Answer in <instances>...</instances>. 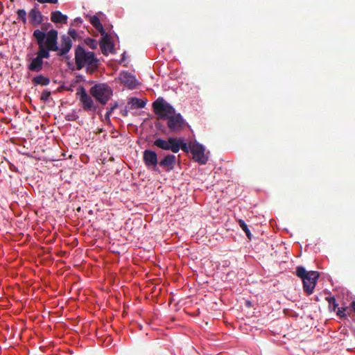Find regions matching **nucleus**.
<instances>
[{"label": "nucleus", "instance_id": "obj_10", "mask_svg": "<svg viewBox=\"0 0 355 355\" xmlns=\"http://www.w3.org/2000/svg\"><path fill=\"white\" fill-rule=\"evenodd\" d=\"M119 78L121 83L130 89H135L138 85L135 76L128 71L121 72Z\"/></svg>", "mask_w": 355, "mask_h": 355}, {"label": "nucleus", "instance_id": "obj_6", "mask_svg": "<svg viewBox=\"0 0 355 355\" xmlns=\"http://www.w3.org/2000/svg\"><path fill=\"white\" fill-rule=\"evenodd\" d=\"M76 95L79 96L84 111L95 112L97 110L98 105L94 103L92 97L86 92L83 87L78 89Z\"/></svg>", "mask_w": 355, "mask_h": 355}, {"label": "nucleus", "instance_id": "obj_14", "mask_svg": "<svg viewBox=\"0 0 355 355\" xmlns=\"http://www.w3.org/2000/svg\"><path fill=\"white\" fill-rule=\"evenodd\" d=\"M176 162V157L174 155L169 154L164 157L159 162V165L163 168H167V171L173 168Z\"/></svg>", "mask_w": 355, "mask_h": 355}, {"label": "nucleus", "instance_id": "obj_27", "mask_svg": "<svg viewBox=\"0 0 355 355\" xmlns=\"http://www.w3.org/2000/svg\"><path fill=\"white\" fill-rule=\"evenodd\" d=\"M347 307L338 308L336 313L337 315H338L340 318H346V314L345 313V312L347 310Z\"/></svg>", "mask_w": 355, "mask_h": 355}, {"label": "nucleus", "instance_id": "obj_11", "mask_svg": "<svg viewBox=\"0 0 355 355\" xmlns=\"http://www.w3.org/2000/svg\"><path fill=\"white\" fill-rule=\"evenodd\" d=\"M72 41L70 37L67 35H62L61 37L60 48L57 51L58 56H63L66 55L71 49Z\"/></svg>", "mask_w": 355, "mask_h": 355}, {"label": "nucleus", "instance_id": "obj_12", "mask_svg": "<svg viewBox=\"0 0 355 355\" xmlns=\"http://www.w3.org/2000/svg\"><path fill=\"white\" fill-rule=\"evenodd\" d=\"M28 17L30 18L31 24L34 26H38L42 23L43 15L38 10L37 5L30 10Z\"/></svg>", "mask_w": 355, "mask_h": 355}, {"label": "nucleus", "instance_id": "obj_20", "mask_svg": "<svg viewBox=\"0 0 355 355\" xmlns=\"http://www.w3.org/2000/svg\"><path fill=\"white\" fill-rule=\"evenodd\" d=\"M176 145H178V148L176 150V153L179 152L180 149H182L185 153H189L190 151L189 145L184 142V140L182 137H176Z\"/></svg>", "mask_w": 355, "mask_h": 355}, {"label": "nucleus", "instance_id": "obj_29", "mask_svg": "<svg viewBox=\"0 0 355 355\" xmlns=\"http://www.w3.org/2000/svg\"><path fill=\"white\" fill-rule=\"evenodd\" d=\"M78 118V115L74 112L67 114L65 116L67 121H76Z\"/></svg>", "mask_w": 355, "mask_h": 355}, {"label": "nucleus", "instance_id": "obj_1", "mask_svg": "<svg viewBox=\"0 0 355 355\" xmlns=\"http://www.w3.org/2000/svg\"><path fill=\"white\" fill-rule=\"evenodd\" d=\"M153 109L158 119H167V125L171 132H178L185 126V121L180 113L163 98H158L153 103Z\"/></svg>", "mask_w": 355, "mask_h": 355}, {"label": "nucleus", "instance_id": "obj_31", "mask_svg": "<svg viewBox=\"0 0 355 355\" xmlns=\"http://www.w3.org/2000/svg\"><path fill=\"white\" fill-rule=\"evenodd\" d=\"M37 1L40 3H53V4L57 3L58 1V0H37Z\"/></svg>", "mask_w": 355, "mask_h": 355}, {"label": "nucleus", "instance_id": "obj_30", "mask_svg": "<svg viewBox=\"0 0 355 355\" xmlns=\"http://www.w3.org/2000/svg\"><path fill=\"white\" fill-rule=\"evenodd\" d=\"M52 26L51 24V23H44V24H41V31H43L44 33H46V32L47 31L48 32V30Z\"/></svg>", "mask_w": 355, "mask_h": 355}, {"label": "nucleus", "instance_id": "obj_5", "mask_svg": "<svg viewBox=\"0 0 355 355\" xmlns=\"http://www.w3.org/2000/svg\"><path fill=\"white\" fill-rule=\"evenodd\" d=\"M89 93L101 104L105 105L112 96V89L105 83H98L90 88Z\"/></svg>", "mask_w": 355, "mask_h": 355}, {"label": "nucleus", "instance_id": "obj_33", "mask_svg": "<svg viewBox=\"0 0 355 355\" xmlns=\"http://www.w3.org/2000/svg\"><path fill=\"white\" fill-rule=\"evenodd\" d=\"M351 306H352L354 311L355 312V301L352 302Z\"/></svg>", "mask_w": 355, "mask_h": 355}, {"label": "nucleus", "instance_id": "obj_3", "mask_svg": "<svg viewBox=\"0 0 355 355\" xmlns=\"http://www.w3.org/2000/svg\"><path fill=\"white\" fill-rule=\"evenodd\" d=\"M75 63L78 70H80L84 67L95 69L98 67V60L94 53L86 51L83 47L78 45L75 49Z\"/></svg>", "mask_w": 355, "mask_h": 355}, {"label": "nucleus", "instance_id": "obj_22", "mask_svg": "<svg viewBox=\"0 0 355 355\" xmlns=\"http://www.w3.org/2000/svg\"><path fill=\"white\" fill-rule=\"evenodd\" d=\"M325 300L329 302V308H332V311H335L338 306L336 298L334 296L327 297Z\"/></svg>", "mask_w": 355, "mask_h": 355}, {"label": "nucleus", "instance_id": "obj_18", "mask_svg": "<svg viewBox=\"0 0 355 355\" xmlns=\"http://www.w3.org/2000/svg\"><path fill=\"white\" fill-rule=\"evenodd\" d=\"M89 21L91 24L95 28H96L102 35H104V34H105V31L102 24L101 23L99 18L96 15H93L90 17Z\"/></svg>", "mask_w": 355, "mask_h": 355}, {"label": "nucleus", "instance_id": "obj_9", "mask_svg": "<svg viewBox=\"0 0 355 355\" xmlns=\"http://www.w3.org/2000/svg\"><path fill=\"white\" fill-rule=\"evenodd\" d=\"M143 160L148 168L157 170V166L159 164L157 155L151 150H145L143 153Z\"/></svg>", "mask_w": 355, "mask_h": 355}, {"label": "nucleus", "instance_id": "obj_16", "mask_svg": "<svg viewBox=\"0 0 355 355\" xmlns=\"http://www.w3.org/2000/svg\"><path fill=\"white\" fill-rule=\"evenodd\" d=\"M51 20L56 24H67V16L63 15L60 11H53L51 13Z\"/></svg>", "mask_w": 355, "mask_h": 355}, {"label": "nucleus", "instance_id": "obj_25", "mask_svg": "<svg viewBox=\"0 0 355 355\" xmlns=\"http://www.w3.org/2000/svg\"><path fill=\"white\" fill-rule=\"evenodd\" d=\"M51 96V92L48 90H44L40 96V100L43 102H47L49 101V98Z\"/></svg>", "mask_w": 355, "mask_h": 355}, {"label": "nucleus", "instance_id": "obj_8", "mask_svg": "<svg viewBox=\"0 0 355 355\" xmlns=\"http://www.w3.org/2000/svg\"><path fill=\"white\" fill-rule=\"evenodd\" d=\"M176 137H169L168 139L164 140L161 138H158L154 141V146L164 150H171L173 153H176L178 149V145H176Z\"/></svg>", "mask_w": 355, "mask_h": 355}, {"label": "nucleus", "instance_id": "obj_24", "mask_svg": "<svg viewBox=\"0 0 355 355\" xmlns=\"http://www.w3.org/2000/svg\"><path fill=\"white\" fill-rule=\"evenodd\" d=\"M85 42L91 49H96L97 48L98 42L96 40L92 38H87Z\"/></svg>", "mask_w": 355, "mask_h": 355}, {"label": "nucleus", "instance_id": "obj_17", "mask_svg": "<svg viewBox=\"0 0 355 355\" xmlns=\"http://www.w3.org/2000/svg\"><path fill=\"white\" fill-rule=\"evenodd\" d=\"M44 62L38 57L34 58L31 62L28 65V69L34 72H39L43 68Z\"/></svg>", "mask_w": 355, "mask_h": 355}, {"label": "nucleus", "instance_id": "obj_21", "mask_svg": "<svg viewBox=\"0 0 355 355\" xmlns=\"http://www.w3.org/2000/svg\"><path fill=\"white\" fill-rule=\"evenodd\" d=\"M238 223L239 224V226L241 227V228L245 232V233L246 234V236L249 239H252V234L247 225V224L245 223V221L242 219H239L238 220Z\"/></svg>", "mask_w": 355, "mask_h": 355}, {"label": "nucleus", "instance_id": "obj_15", "mask_svg": "<svg viewBox=\"0 0 355 355\" xmlns=\"http://www.w3.org/2000/svg\"><path fill=\"white\" fill-rule=\"evenodd\" d=\"M128 104L130 110L143 108L146 105V101L137 98L136 97H131L128 100Z\"/></svg>", "mask_w": 355, "mask_h": 355}, {"label": "nucleus", "instance_id": "obj_28", "mask_svg": "<svg viewBox=\"0 0 355 355\" xmlns=\"http://www.w3.org/2000/svg\"><path fill=\"white\" fill-rule=\"evenodd\" d=\"M119 105L118 103H114V104L107 111L105 114L106 118H110V116L112 114L113 111L118 107Z\"/></svg>", "mask_w": 355, "mask_h": 355}, {"label": "nucleus", "instance_id": "obj_32", "mask_svg": "<svg viewBox=\"0 0 355 355\" xmlns=\"http://www.w3.org/2000/svg\"><path fill=\"white\" fill-rule=\"evenodd\" d=\"M130 107H125L124 109L121 110V114L123 116H127L130 110Z\"/></svg>", "mask_w": 355, "mask_h": 355}, {"label": "nucleus", "instance_id": "obj_7", "mask_svg": "<svg viewBox=\"0 0 355 355\" xmlns=\"http://www.w3.org/2000/svg\"><path fill=\"white\" fill-rule=\"evenodd\" d=\"M190 152L193 155V159L200 164H205L208 161V157L205 155V147L197 142L189 144Z\"/></svg>", "mask_w": 355, "mask_h": 355}, {"label": "nucleus", "instance_id": "obj_2", "mask_svg": "<svg viewBox=\"0 0 355 355\" xmlns=\"http://www.w3.org/2000/svg\"><path fill=\"white\" fill-rule=\"evenodd\" d=\"M33 37L38 45V51L36 53L37 57L43 60L50 58V51H58V32L55 29H51L46 33L35 29L33 31Z\"/></svg>", "mask_w": 355, "mask_h": 355}, {"label": "nucleus", "instance_id": "obj_19", "mask_svg": "<svg viewBox=\"0 0 355 355\" xmlns=\"http://www.w3.org/2000/svg\"><path fill=\"white\" fill-rule=\"evenodd\" d=\"M33 84L35 85H42V86H46L50 84V79L48 77L44 76L42 75H38L34 77L32 79Z\"/></svg>", "mask_w": 355, "mask_h": 355}, {"label": "nucleus", "instance_id": "obj_23", "mask_svg": "<svg viewBox=\"0 0 355 355\" xmlns=\"http://www.w3.org/2000/svg\"><path fill=\"white\" fill-rule=\"evenodd\" d=\"M17 19L21 21L24 24L26 23V12L24 9H19L17 11Z\"/></svg>", "mask_w": 355, "mask_h": 355}, {"label": "nucleus", "instance_id": "obj_4", "mask_svg": "<svg viewBox=\"0 0 355 355\" xmlns=\"http://www.w3.org/2000/svg\"><path fill=\"white\" fill-rule=\"evenodd\" d=\"M295 275L302 279L303 290L308 295L313 293L320 274L318 271H307L305 268L299 266L296 268Z\"/></svg>", "mask_w": 355, "mask_h": 355}, {"label": "nucleus", "instance_id": "obj_13", "mask_svg": "<svg viewBox=\"0 0 355 355\" xmlns=\"http://www.w3.org/2000/svg\"><path fill=\"white\" fill-rule=\"evenodd\" d=\"M100 41V46L103 55H107L108 52H112L114 49L110 36L105 33Z\"/></svg>", "mask_w": 355, "mask_h": 355}, {"label": "nucleus", "instance_id": "obj_26", "mask_svg": "<svg viewBox=\"0 0 355 355\" xmlns=\"http://www.w3.org/2000/svg\"><path fill=\"white\" fill-rule=\"evenodd\" d=\"M69 37H72L74 40H76L78 37V34L75 29L69 28L68 31Z\"/></svg>", "mask_w": 355, "mask_h": 355}]
</instances>
